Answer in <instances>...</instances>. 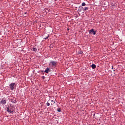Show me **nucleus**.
Listing matches in <instances>:
<instances>
[{"instance_id": "obj_7", "label": "nucleus", "mask_w": 125, "mask_h": 125, "mask_svg": "<svg viewBox=\"0 0 125 125\" xmlns=\"http://www.w3.org/2000/svg\"><path fill=\"white\" fill-rule=\"evenodd\" d=\"M1 104H6V100L1 101L0 102Z\"/></svg>"}, {"instance_id": "obj_1", "label": "nucleus", "mask_w": 125, "mask_h": 125, "mask_svg": "<svg viewBox=\"0 0 125 125\" xmlns=\"http://www.w3.org/2000/svg\"><path fill=\"white\" fill-rule=\"evenodd\" d=\"M13 108V107L11 106V105L7 108V111L9 114H13V113H14V110L12 109Z\"/></svg>"}, {"instance_id": "obj_12", "label": "nucleus", "mask_w": 125, "mask_h": 125, "mask_svg": "<svg viewBox=\"0 0 125 125\" xmlns=\"http://www.w3.org/2000/svg\"><path fill=\"white\" fill-rule=\"evenodd\" d=\"M57 111L58 112H61V108H58Z\"/></svg>"}, {"instance_id": "obj_5", "label": "nucleus", "mask_w": 125, "mask_h": 125, "mask_svg": "<svg viewBox=\"0 0 125 125\" xmlns=\"http://www.w3.org/2000/svg\"><path fill=\"white\" fill-rule=\"evenodd\" d=\"M83 10V6H80L79 7L78 11L81 12Z\"/></svg>"}, {"instance_id": "obj_3", "label": "nucleus", "mask_w": 125, "mask_h": 125, "mask_svg": "<svg viewBox=\"0 0 125 125\" xmlns=\"http://www.w3.org/2000/svg\"><path fill=\"white\" fill-rule=\"evenodd\" d=\"M15 86H16L15 83H12L9 85V87L11 90H13Z\"/></svg>"}, {"instance_id": "obj_10", "label": "nucleus", "mask_w": 125, "mask_h": 125, "mask_svg": "<svg viewBox=\"0 0 125 125\" xmlns=\"http://www.w3.org/2000/svg\"><path fill=\"white\" fill-rule=\"evenodd\" d=\"M88 10V7H85L84 9H83V11L84 12V11Z\"/></svg>"}, {"instance_id": "obj_2", "label": "nucleus", "mask_w": 125, "mask_h": 125, "mask_svg": "<svg viewBox=\"0 0 125 125\" xmlns=\"http://www.w3.org/2000/svg\"><path fill=\"white\" fill-rule=\"evenodd\" d=\"M49 65L53 66L54 67H56V66L57 65V62L51 61L49 63Z\"/></svg>"}, {"instance_id": "obj_4", "label": "nucleus", "mask_w": 125, "mask_h": 125, "mask_svg": "<svg viewBox=\"0 0 125 125\" xmlns=\"http://www.w3.org/2000/svg\"><path fill=\"white\" fill-rule=\"evenodd\" d=\"M89 33V34H93V35H94L96 34V32L94 31V30L93 29L90 30Z\"/></svg>"}, {"instance_id": "obj_17", "label": "nucleus", "mask_w": 125, "mask_h": 125, "mask_svg": "<svg viewBox=\"0 0 125 125\" xmlns=\"http://www.w3.org/2000/svg\"><path fill=\"white\" fill-rule=\"evenodd\" d=\"M24 14H27V12H25Z\"/></svg>"}, {"instance_id": "obj_13", "label": "nucleus", "mask_w": 125, "mask_h": 125, "mask_svg": "<svg viewBox=\"0 0 125 125\" xmlns=\"http://www.w3.org/2000/svg\"><path fill=\"white\" fill-rule=\"evenodd\" d=\"M48 37H49V36H48V35H47L46 37H44V39L45 40H47V39H48Z\"/></svg>"}, {"instance_id": "obj_11", "label": "nucleus", "mask_w": 125, "mask_h": 125, "mask_svg": "<svg viewBox=\"0 0 125 125\" xmlns=\"http://www.w3.org/2000/svg\"><path fill=\"white\" fill-rule=\"evenodd\" d=\"M32 50H33V51H37V49L36 48L33 47L32 48Z\"/></svg>"}, {"instance_id": "obj_8", "label": "nucleus", "mask_w": 125, "mask_h": 125, "mask_svg": "<svg viewBox=\"0 0 125 125\" xmlns=\"http://www.w3.org/2000/svg\"><path fill=\"white\" fill-rule=\"evenodd\" d=\"M91 66L92 69H95V68H96V65H95V64H92Z\"/></svg>"}, {"instance_id": "obj_9", "label": "nucleus", "mask_w": 125, "mask_h": 125, "mask_svg": "<svg viewBox=\"0 0 125 125\" xmlns=\"http://www.w3.org/2000/svg\"><path fill=\"white\" fill-rule=\"evenodd\" d=\"M54 104H55V102L53 100H52L51 105H54Z\"/></svg>"}, {"instance_id": "obj_18", "label": "nucleus", "mask_w": 125, "mask_h": 125, "mask_svg": "<svg viewBox=\"0 0 125 125\" xmlns=\"http://www.w3.org/2000/svg\"><path fill=\"white\" fill-rule=\"evenodd\" d=\"M112 70H113V66H112Z\"/></svg>"}, {"instance_id": "obj_16", "label": "nucleus", "mask_w": 125, "mask_h": 125, "mask_svg": "<svg viewBox=\"0 0 125 125\" xmlns=\"http://www.w3.org/2000/svg\"><path fill=\"white\" fill-rule=\"evenodd\" d=\"M44 78H45L44 76H42V79H43V80H44Z\"/></svg>"}, {"instance_id": "obj_15", "label": "nucleus", "mask_w": 125, "mask_h": 125, "mask_svg": "<svg viewBox=\"0 0 125 125\" xmlns=\"http://www.w3.org/2000/svg\"><path fill=\"white\" fill-rule=\"evenodd\" d=\"M85 2L82 3V6H85Z\"/></svg>"}, {"instance_id": "obj_14", "label": "nucleus", "mask_w": 125, "mask_h": 125, "mask_svg": "<svg viewBox=\"0 0 125 125\" xmlns=\"http://www.w3.org/2000/svg\"><path fill=\"white\" fill-rule=\"evenodd\" d=\"M46 105H47V106H50V104H49V103L47 102V103H46Z\"/></svg>"}, {"instance_id": "obj_6", "label": "nucleus", "mask_w": 125, "mask_h": 125, "mask_svg": "<svg viewBox=\"0 0 125 125\" xmlns=\"http://www.w3.org/2000/svg\"><path fill=\"white\" fill-rule=\"evenodd\" d=\"M48 72H50V69H49V68L47 67L44 71V73H48Z\"/></svg>"}]
</instances>
